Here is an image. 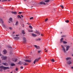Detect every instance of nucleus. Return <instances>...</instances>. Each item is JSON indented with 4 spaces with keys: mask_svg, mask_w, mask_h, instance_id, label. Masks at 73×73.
Returning a JSON list of instances; mask_svg holds the SVG:
<instances>
[{
    "mask_svg": "<svg viewBox=\"0 0 73 73\" xmlns=\"http://www.w3.org/2000/svg\"><path fill=\"white\" fill-rule=\"evenodd\" d=\"M0 69H4V70H5V69H9V67H6L4 66H0Z\"/></svg>",
    "mask_w": 73,
    "mask_h": 73,
    "instance_id": "nucleus-1",
    "label": "nucleus"
},
{
    "mask_svg": "<svg viewBox=\"0 0 73 73\" xmlns=\"http://www.w3.org/2000/svg\"><path fill=\"white\" fill-rule=\"evenodd\" d=\"M40 4H41V5L44 4V5H46V4H46L45 2H44V1L40 2Z\"/></svg>",
    "mask_w": 73,
    "mask_h": 73,
    "instance_id": "nucleus-2",
    "label": "nucleus"
},
{
    "mask_svg": "<svg viewBox=\"0 0 73 73\" xmlns=\"http://www.w3.org/2000/svg\"><path fill=\"white\" fill-rule=\"evenodd\" d=\"M62 48L64 52H66V50H65V48H64V46H63L62 45H61Z\"/></svg>",
    "mask_w": 73,
    "mask_h": 73,
    "instance_id": "nucleus-3",
    "label": "nucleus"
},
{
    "mask_svg": "<svg viewBox=\"0 0 73 73\" xmlns=\"http://www.w3.org/2000/svg\"><path fill=\"white\" fill-rule=\"evenodd\" d=\"M23 42L25 43V42H27V41H26V38L25 37H23Z\"/></svg>",
    "mask_w": 73,
    "mask_h": 73,
    "instance_id": "nucleus-4",
    "label": "nucleus"
},
{
    "mask_svg": "<svg viewBox=\"0 0 73 73\" xmlns=\"http://www.w3.org/2000/svg\"><path fill=\"white\" fill-rule=\"evenodd\" d=\"M71 63L72 62L70 60H69L67 62V64H68V65H70V64H71Z\"/></svg>",
    "mask_w": 73,
    "mask_h": 73,
    "instance_id": "nucleus-5",
    "label": "nucleus"
},
{
    "mask_svg": "<svg viewBox=\"0 0 73 73\" xmlns=\"http://www.w3.org/2000/svg\"><path fill=\"white\" fill-rule=\"evenodd\" d=\"M13 38L14 39H15V40H19V39L20 38H19V37H14Z\"/></svg>",
    "mask_w": 73,
    "mask_h": 73,
    "instance_id": "nucleus-6",
    "label": "nucleus"
},
{
    "mask_svg": "<svg viewBox=\"0 0 73 73\" xmlns=\"http://www.w3.org/2000/svg\"><path fill=\"white\" fill-rule=\"evenodd\" d=\"M24 61H25L26 62H31V60H25Z\"/></svg>",
    "mask_w": 73,
    "mask_h": 73,
    "instance_id": "nucleus-7",
    "label": "nucleus"
},
{
    "mask_svg": "<svg viewBox=\"0 0 73 73\" xmlns=\"http://www.w3.org/2000/svg\"><path fill=\"white\" fill-rule=\"evenodd\" d=\"M2 57V60H5L7 58V56H3Z\"/></svg>",
    "mask_w": 73,
    "mask_h": 73,
    "instance_id": "nucleus-8",
    "label": "nucleus"
},
{
    "mask_svg": "<svg viewBox=\"0 0 73 73\" xmlns=\"http://www.w3.org/2000/svg\"><path fill=\"white\" fill-rule=\"evenodd\" d=\"M38 60H37V59H36L34 61V64H35L36 62H38Z\"/></svg>",
    "mask_w": 73,
    "mask_h": 73,
    "instance_id": "nucleus-9",
    "label": "nucleus"
},
{
    "mask_svg": "<svg viewBox=\"0 0 73 73\" xmlns=\"http://www.w3.org/2000/svg\"><path fill=\"white\" fill-rule=\"evenodd\" d=\"M69 48H70V46H66V51H68V50H69Z\"/></svg>",
    "mask_w": 73,
    "mask_h": 73,
    "instance_id": "nucleus-10",
    "label": "nucleus"
},
{
    "mask_svg": "<svg viewBox=\"0 0 73 73\" xmlns=\"http://www.w3.org/2000/svg\"><path fill=\"white\" fill-rule=\"evenodd\" d=\"M3 52L4 54H7V51L5 50L3 51Z\"/></svg>",
    "mask_w": 73,
    "mask_h": 73,
    "instance_id": "nucleus-11",
    "label": "nucleus"
},
{
    "mask_svg": "<svg viewBox=\"0 0 73 73\" xmlns=\"http://www.w3.org/2000/svg\"><path fill=\"white\" fill-rule=\"evenodd\" d=\"M50 0H44V2L47 3H48L49 2Z\"/></svg>",
    "mask_w": 73,
    "mask_h": 73,
    "instance_id": "nucleus-12",
    "label": "nucleus"
},
{
    "mask_svg": "<svg viewBox=\"0 0 73 73\" xmlns=\"http://www.w3.org/2000/svg\"><path fill=\"white\" fill-rule=\"evenodd\" d=\"M11 13H13V14H14V15H16V14H17V12L15 11H12Z\"/></svg>",
    "mask_w": 73,
    "mask_h": 73,
    "instance_id": "nucleus-13",
    "label": "nucleus"
},
{
    "mask_svg": "<svg viewBox=\"0 0 73 73\" xmlns=\"http://www.w3.org/2000/svg\"><path fill=\"white\" fill-rule=\"evenodd\" d=\"M34 46L35 48H36L37 49H39L40 48V46H37L36 45H34Z\"/></svg>",
    "mask_w": 73,
    "mask_h": 73,
    "instance_id": "nucleus-14",
    "label": "nucleus"
},
{
    "mask_svg": "<svg viewBox=\"0 0 73 73\" xmlns=\"http://www.w3.org/2000/svg\"><path fill=\"white\" fill-rule=\"evenodd\" d=\"M32 35L33 37H36L37 36V35L34 33L32 34Z\"/></svg>",
    "mask_w": 73,
    "mask_h": 73,
    "instance_id": "nucleus-15",
    "label": "nucleus"
},
{
    "mask_svg": "<svg viewBox=\"0 0 73 73\" xmlns=\"http://www.w3.org/2000/svg\"><path fill=\"white\" fill-rule=\"evenodd\" d=\"M66 60L68 61V60H71V57H68L66 58Z\"/></svg>",
    "mask_w": 73,
    "mask_h": 73,
    "instance_id": "nucleus-16",
    "label": "nucleus"
},
{
    "mask_svg": "<svg viewBox=\"0 0 73 73\" xmlns=\"http://www.w3.org/2000/svg\"><path fill=\"white\" fill-rule=\"evenodd\" d=\"M0 22L1 23H2V24L3 23V19L1 18H0Z\"/></svg>",
    "mask_w": 73,
    "mask_h": 73,
    "instance_id": "nucleus-17",
    "label": "nucleus"
},
{
    "mask_svg": "<svg viewBox=\"0 0 73 73\" xmlns=\"http://www.w3.org/2000/svg\"><path fill=\"white\" fill-rule=\"evenodd\" d=\"M35 33H37V34H38V35H40V33L38 31H36L35 32Z\"/></svg>",
    "mask_w": 73,
    "mask_h": 73,
    "instance_id": "nucleus-18",
    "label": "nucleus"
},
{
    "mask_svg": "<svg viewBox=\"0 0 73 73\" xmlns=\"http://www.w3.org/2000/svg\"><path fill=\"white\" fill-rule=\"evenodd\" d=\"M2 64H3V65H5V66L7 65V63L6 62L3 63Z\"/></svg>",
    "mask_w": 73,
    "mask_h": 73,
    "instance_id": "nucleus-19",
    "label": "nucleus"
},
{
    "mask_svg": "<svg viewBox=\"0 0 73 73\" xmlns=\"http://www.w3.org/2000/svg\"><path fill=\"white\" fill-rule=\"evenodd\" d=\"M17 17L18 19H19H19H21V16L19 15H18Z\"/></svg>",
    "mask_w": 73,
    "mask_h": 73,
    "instance_id": "nucleus-20",
    "label": "nucleus"
},
{
    "mask_svg": "<svg viewBox=\"0 0 73 73\" xmlns=\"http://www.w3.org/2000/svg\"><path fill=\"white\" fill-rule=\"evenodd\" d=\"M15 65L14 63H12L11 64V66H15Z\"/></svg>",
    "mask_w": 73,
    "mask_h": 73,
    "instance_id": "nucleus-21",
    "label": "nucleus"
},
{
    "mask_svg": "<svg viewBox=\"0 0 73 73\" xmlns=\"http://www.w3.org/2000/svg\"><path fill=\"white\" fill-rule=\"evenodd\" d=\"M18 24H19V22H18V21H17L15 24V25H16V26H17V25H18Z\"/></svg>",
    "mask_w": 73,
    "mask_h": 73,
    "instance_id": "nucleus-22",
    "label": "nucleus"
},
{
    "mask_svg": "<svg viewBox=\"0 0 73 73\" xmlns=\"http://www.w3.org/2000/svg\"><path fill=\"white\" fill-rule=\"evenodd\" d=\"M17 58H15L14 60H13V61H15V62H17Z\"/></svg>",
    "mask_w": 73,
    "mask_h": 73,
    "instance_id": "nucleus-23",
    "label": "nucleus"
},
{
    "mask_svg": "<svg viewBox=\"0 0 73 73\" xmlns=\"http://www.w3.org/2000/svg\"><path fill=\"white\" fill-rule=\"evenodd\" d=\"M22 33L24 35V34H25V31H24V30H22Z\"/></svg>",
    "mask_w": 73,
    "mask_h": 73,
    "instance_id": "nucleus-24",
    "label": "nucleus"
},
{
    "mask_svg": "<svg viewBox=\"0 0 73 73\" xmlns=\"http://www.w3.org/2000/svg\"><path fill=\"white\" fill-rule=\"evenodd\" d=\"M28 31L29 32H33V30H29Z\"/></svg>",
    "mask_w": 73,
    "mask_h": 73,
    "instance_id": "nucleus-25",
    "label": "nucleus"
},
{
    "mask_svg": "<svg viewBox=\"0 0 73 73\" xmlns=\"http://www.w3.org/2000/svg\"><path fill=\"white\" fill-rule=\"evenodd\" d=\"M33 4L34 5H37V3H36L35 2H33Z\"/></svg>",
    "mask_w": 73,
    "mask_h": 73,
    "instance_id": "nucleus-26",
    "label": "nucleus"
},
{
    "mask_svg": "<svg viewBox=\"0 0 73 73\" xmlns=\"http://www.w3.org/2000/svg\"><path fill=\"white\" fill-rule=\"evenodd\" d=\"M23 65H24V66L25 65H28V64L25 63H24L23 64Z\"/></svg>",
    "mask_w": 73,
    "mask_h": 73,
    "instance_id": "nucleus-27",
    "label": "nucleus"
},
{
    "mask_svg": "<svg viewBox=\"0 0 73 73\" xmlns=\"http://www.w3.org/2000/svg\"><path fill=\"white\" fill-rule=\"evenodd\" d=\"M36 41H40L41 40V38H38L36 39Z\"/></svg>",
    "mask_w": 73,
    "mask_h": 73,
    "instance_id": "nucleus-28",
    "label": "nucleus"
},
{
    "mask_svg": "<svg viewBox=\"0 0 73 73\" xmlns=\"http://www.w3.org/2000/svg\"><path fill=\"white\" fill-rule=\"evenodd\" d=\"M9 20L10 21H12V18H10L9 19Z\"/></svg>",
    "mask_w": 73,
    "mask_h": 73,
    "instance_id": "nucleus-29",
    "label": "nucleus"
},
{
    "mask_svg": "<svg viewBox=\"0 0 73 73\" xmlns=\"http://www.w3.org/2000/svg\"><path fill=\"white\" fill-rule=\"evenodd\" d=\"M53 62H55V60H54V59H52L51 60Z\"/></svg>",
    "mask_w": 73,
    "mask_h": 73,
    "instance_id": "nucleus-30",
    "label": "nucleus"
},
{
    "mask_svg": "<svg viewBox=\"0 0 73 73\" xmlns=\"http://www.w3.org/2000/svg\"><path fill=\"white\" fill-rule=\"evenodd\" d=\"M64 44H67V42H65V41H63L62 42Z\"/></svg>",
    "mask_w": 73,
    "mask_h": 73,
    "instance_id": "nucleus-31",
    "label": "nucleus"
},
{
    "mask_svg": "<svg viewBox=\"0 0 73 73\" xmlns=\"http://www.w3.org/2000/svg\"><path fill=\"white\" fill-rule=\"evenodd\" d=\"M29 27L30 28V29H32V26L31 25H30L29 26Z\"/></svg>",
    "mask_w": 73,
    "mask_h": 73,
    "instance_id": "nucleus-32",
    "label": "nucleus"
},
{
    "mask_svg": "<svg viewBox=\"0 0 73 73\" xmlns=\"http://www.w3.org/2000/svg\"><path fill=\"white\" fill-rule=\"evenodd\" d=\"M60 7H61V8H62V9H63V8H64V6H63V5H61Z\"/></svg>",
    "mask_w": 73,
    "mask_h": 73,
    "instance_id": "nucleus-33",
    "label": "nucleus"
},
{
    "mask_svg": "<svg viewBox=\"0 0 73 73\" xmlns=\"http://www.w3.org/2000/svg\"><path fill=\"white\" fill-rule=\"evenodd\" d=\"M2 26L4 28H5V26L4 24H2Z\"/></svg>",
    "mask_w": 73,
    "mask_h": 73,
    "instance_id": "nucleus-34",
    "label": "nucleus"
},
{
    "mask_svg": "<svg viewBox=\"0 0 73 73\" xmlns=\"http://www.w3.org/2000/svg\"><path fill=\"white\" fill-rule=\"evenodd\" d=\"M18 70H19V69H18V68H16L15 69L16 71V72H17V71H18Z\"/></svg>",
    "mask_w": 73,
    "mask_h": 73,
    "instance_id": "nucleus-35",
    "label": "nucleus"
},
{
    "mask_svg": "<svg viewBox=\"0 0 73 73\" xmlns=\"http://www.w3.org/2000/svg\"><path fill=\"white\" fill-rule=\"evenodd\" d=\"M38 53H41V50H38Z\"/></svg>",
    "mask_w": 73,
    "mask_h": 73,
    "instance_id": "nucleus-36",
    "label": "nucleus"
},
{
    "mask_svg": "<svg viewBox=\"0 0 73 73\" xmlns=\"http://www.w3.org/2000/svg\"><path fill=\"white\" fill-rule=\"evenodd\" d=\"M66 35H62L61 36V37H66Z\"/></svg>",
    "mask_w": 73,
    "mask_h": 73,
    "instance_id": "nucleus-37",
    "label": "nucleus"
},
{
    "mask_svg": "<svg viewBox=\"0 0 73 73\" xmlns=\"http://www.w3.org/2000/svg\"><path fill=\"white\" fill-rule=\"evenodd\" d=\"M66 22L67 23H69V20H68L67 21H66Z\"/></svg>",
    "mask_w": 73,
    "mask_h": 73,
    "instance_id": "nucleus-38",
    "label": "nucleus"
},
{
    "mask_svg": "<svg viewBox=\"0 0 73 73\" xmlns=\"http://www.w3.org/2000/svg\"><path fill=\"white\" fill-rule=\"evenodd\" d=\"M37 60H38L39 61L40 59H41V58H38L37 59Z\"/></svg>",
    "mask_w": 73,
    "mask_h": 73,
    "instance_id": "nucleus-39",
    "label": "nucleus"
},
{
    "mask_svg": "<svg viewBox=\"0 0 73 73\" xmlns=\"http://www.w3.org/2000/svg\"><path fill=\"white\" fill-rule=\"evenodd\" d=\"M48 20V19L47 18V19H46L45 20V22H46V21H47Z\"/></svg>",
    "mask_w": 73,
    "mask_h": 73,
    "instance_id": "nucleus-40",
    "label": "nucleus"
},
{
    "mask_svg": "<svg viewBox=\"0 0 73 73\" xmlns=\"http://www.w3.org/2000/svg\"><path fill=\"white\" fill-rule=\"evenodd\" d=\"M64 40V38H61V39L60 40V41H62V40Z\"/></svg>",
    "mask_w": 73,
    "mask_h": 73,
    "instance_id": "nucleus-41",
    "label": "nucleus"
},
{
    "mask_svg": "<svg viewBox=\"0 0 73 73\" xmlns=\"http://www.w3.org/2000/svg\"><path fill=\"white\" fill-rule=\"evenodd\" d=\"M30 20H32V19H33V17H31L30 18Z\"/></svg>",
    "mask_w": 73,
    "mask_h": 73,
    "instance_id": "nucleus-42",
    "label": "nucleus"
},
{
    "mask_svg": "<svg viewBox=\"0 0 73 73\" xmlns=\"http://www.w3.org/2000/svg\"><path fill=\"white\" fill-rule=\"evenodd\" d=\"M18 64H21V61H19L18 63Z\"/></svg>",
    "mask_w": 73,
    "mask_h": 73,
    "instance_id": "nucleus-43",
    "label": "nucleus"
},
{
    "mask_svg": "<svg viewBox=\"0 0 73 73\" xmlns=\"http://www.w3.org/2000/svg\"><path fill=\"white\" fill-rule=\"evenodd\" d=\"M9 29H10V30H12V28L11 27H10L9 28Z\"/></svg>",
    "mask_w": 73,
    "mask_h": 73,
    "instance_id": "nucleus-44",
    "label": "nucleus"
},
{
    "mask_svg": "<svg viewBox=\"0 0 73 73\" xmlns=\"http://www.w3.org/2000/svg\"><path fill=\"white\" fill-rule=\"evenodd\" d=\"M18 13L19 14H21L22 13V12H19V13Z\"/></svg>",
    "mask_w": 73,
    "mask_h": 73,
    "instance_id": "nucleus-45",
    "label": "nucleus"
},
{
    "mask_svg": "<svg viewBox=\"0 0 73 73\" xmlns=\"http://www.w3.org/2000/svg\"><path fill=\"white\" fill-rule=\"evenodd\" d=\"M0 72H3V69H1L0 70Z\"/></svg>",
    "mask_w": 73,
    "mask_h": 73,
    "instance_id": "nucleus-46",
    "label": "nucleus"
},
{
    "mask_svg": "<svg viewBox=\"0 0 73 73\" xmlns=\"http://www.w3.org/2000/svg\"><path fill=\"white\" fill-rule=\"evenodd\" d=\"M21 69H23V66H21Z\"/></svg>",
    "mask_w": 73,
    "mask_h": 73,
    "instance_id": "nucleus-47",
    "label": "nucleus"
},
{
    "mask_svg": "<svg viewBox=\"0 0 73 73\" xmlns=\"http://www.w3.org/2000/svg\"><path fill=\"white\" fill-rule=\"evenodd\" d=\"M41 36H44V35L42 34H41Z\"/></svg>",
    "mask_w": 73,
    "mask_h": 73,
    "instance_id": "nucleus-48",
    "label": "nucleus"
},
{
    "mask_svg": "<svg viewBox=\"0 0 73 73\" xmlns=\"http://www.w3.org/2000/svg\"><path fill=\"white\" fill-rule=\"evenodd\" d=\"M19 36V35H16V36L17 37H18V36Z\"/></svg>",
    "mask_w": 73,
    "mask_h": 73,
    "instance_id": "nucleus-49",
    "label": "nucleus"
},
{
    "mask_svg": "<svg viewBox=\"0 0 73 73\" xmlns=\"http://www.w3.org/2000/svg\"><path fill=\"white\" fill-rule=\"evenodd\" d=\"M31 54H32V52H31Z\"/></svg>",
    "mask_w": 73,
    "mask_h": 73,
    "instance_id": "nucleus-50",
    "label": "nucleus"
},
{
    "mask_svg": "<svg viewBox=\"0 0 73 73\" xmlns=\"http://www.w3.org/2000/svg\"><path fill=\"white\" fill-rule=\"evenodd\" d=\"M7 0H3V1H7Z\"/></svg>",
    "mask_w": 73,
    "mask_h": 73,
    "instance_id": "nucleus-51",
    "label": "nucleus"
},
{
    "mask_svg": "<svg viewBox=\"0 0 73 73\" xmlns=\"http://www.w3.org/2000/svg\"><path fill=\"white\" fill-rule=\"evenodd\" d=\"M48 52V50H46L45 51V52Z\"/></svg>",
    "mask_w": 73,
    "mask_h": 73,
    "instance_id": "nucleus-52",
    "label": "nucleus"
},
{
    "mask_svg": "<svg viewBox=\"0 0 73 73\" xmlns=\"http://www.w3.org/2000/svg\"><path fill=\"white\" fill-rule=\"evenodd\" d=\"M21 17H23V16L22 15H21Z\"/></svg>",
    "mask_w": 73,
    "mask_h": 73,
    "instance_id": "nucleus-53",
    "label": "nucleus"
},
{
    "mask_svg": "<svg viewBox=\"0 0 73 73\" xmlns=\"http://www.w3.org/2000/svg\"><path fill=\"white\" fill-rule=\"evenodd\" d=\"M2 55V54H1V53H0V56H1Z\"/></svg>",
    "mask_w": 73,
    "mask_h": 73,
    "instance_id": "nucleus-54",
    "label": "nucleus"
},
{
    "mask_svg": "<svg viewBox=\"0 0 73 73\" xmlns=\"http://www.w3.org/2000/svg\"><path fill=\"white\" fill-rule=\"evenodd\" d=\"M62 41H61L60 42V43H61V42H62Z\"/></svg>",
    "mask_w": 73,
    "mask_h": 73,
    "instance_id": "nucleus-55",
    "label": "nucleus"
},
{
    "mask_svg": "<svg viewBox=\"0 0 73 73\" xmlns=\"http://www.w3.org/2000/svg\"><path fill=\"white\" fill-rule=\"evenodd\" d=\"M71 69H73V67H72L71 68Z\"/></svg>",
    "mask_w": 73,
    "mask_h": 73,
    "instance_id": "nucleus-56",
    "label": "nucleus"
},
{
    "mask_svg": "<svg viewBox=\"0 0 73 73\" xmlns=\"http://www.w3.org/2000/svg\"><path fill=\"white\" fill-rule=\"evenodd\" d=\"M1 60H0V63H1Z\"/></svg>",
    "mask_w": 73,
    "mask_h": 73,
    "instance_id": "nucleus-57",
    "label": "nucleus"
},
{
    "mask_svg": "<svg viewBox=\"0 0 73 73\" xmlns=\"http://www.w3.org/2000/svg\"><path fill=\"white\" fill-rule=\"evenodd\" d=\"M8 1H11V0H8Z\"/></svg>",
    "mask_w": 73,
    "mask_h": 73,
    "instance_id": "nucleus-58",
    "label": "nucleus"
},
{
    "mask_svg": "<svg viewBox=\"0 0 73 73\" xmlns=\"http://www.w3.org/2000/svg\"><path fill=\"white\" fill-rule=\"evenodd\" d=\"M14 72H16V71H15V70H14Z\"/></svg>",
    "mask_w": 73,
    "mask_h": 73,
    "instance_id": "nucleus-59",
    "label": "nucleus"
},
{
    "mask_svg": "<svg viewBox=\"0 0 73 73\" xmlns=\"http://www.w3.org/2000/svg\"><path fill=\"white\" fill-rule=\"evenodd\" d=\"M27 24H28V25H29V24L28 23H27Z\"/></svg>",
    "mask_w": 73,
    "mask_h": 73,
    "instance_id": "nucleus-60",
    "label": "nucleus"
},
{
    "mask_svg": "<svg viewBox=\"0 0 73 73\" xmlns=\"http://www.w3.org/2000/svg\"><path fill=\"white\" fill-rule=\"evenodd\" d=\"M14 33H15V32H13V34H14Z\"/></svg>",
    "mask_w": 73,
    "mask_h": 73,
    "instance_id": "nucleus-61",
    "label": "nucleus"
},
{
    "mask_svg": "<svg viewBox=\"0 0 73 73\" xmlns=\"http://www.w3.org/2000/svg\"><path fill=\"white\" fill-rule=\"evenodd\" d=\"M46 50V48H45V49H44V50Z\"/></svg>",
    "mask_w": 73,
    "mask_h": 73,
    "instance_id": "nucleus-62",
    "label": "nucleus"
},
{
    "mask_svg": "<svg viewBox=\"0 0 73 73\" xmlns=\"http://www.w3.org/2000/svg\"><path fill=\"white\" fill-rule=\"evenodd\" d=\"M72 56L73 57V54H72Z\"/></svg>",
    "mask_w": 73,
    "mask_h": 73,
    "instance_id": "nucleus-63",
    "label": "nucleus"
},
{
    "mask_svg": "<svg viewBox=\"0 0 73 73\" xmlns=\"http://www.w3.org/2000/svg\"><path fill=\"white\" fill-rule=\"evenodd\" d=\"M60 33H61H61H62V32H60Z\"/></svg>",
    "mask_w": 73,
    "mask_h": 73,
    "instance_id": "nucleus-64",
    "label": "nucleus"
}]
</instances>
